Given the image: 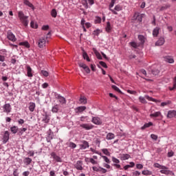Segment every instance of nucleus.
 <instances>
[{"label":"nucleus","mask_w":176,"mask_h":176,"mask_svg":"<svg viewBox=\"0 0 176 176\" xmlns=\"http://www.w3.org/2000/svg\"><path fill=\"white\" fill-rule=\"evenodd\" d=\"M18 17L25 27H27L28 25V23H30V21H28V16H25L23 11L18 12Z\"/></svg>","instance_id":"1"},{"label":"nucleus","mask_w":176,"mask_h":176,"mask_svg":"<svg viewBox=\"0 0 176 176\" xmlns=\"http://www.w3.org/2000/svg\"><path fill=\"white\" fill-rule=\"evenodd\" d=\"M160 173L161 174H164V175H167V176L174 175V172H173V170H170V168H168V167L164 165L162 166V168H161Z\"/></svg>","instance_id":"2"},{"label":"nucleus","mask_w":176,"mask_h":176,"mask_svg":"<svg viewBox=\"0 0 176 176\" xmlns=\"http://www.w3.org/2000/svg\"><path fill=\"white\" fill-rule=\"evenodd\" d=\"M1 140H2L3 144H6L9 141V139L10 138V133L9 132V131H6L4 132H2L1 133Z\"/></svg>","instance_id":"3"},{"label":"nucleus","mask_w":176,"mask_h":176,"mask_svg":"<svg viewBox=\"0 0 176 176\" xmlns=\"http://www.w3.org/2000/svg\"><path fill=\"white\" fill-rule=\"evenodd\" d=\"M111 160L113 163L112 166L115 167V168H117L118 170H122V166H120V160H119V159L113 156L111 157Z\"/></svg>","instance_id":"4"},{"label":"nucleus","mask_w":176,"mask_h":176,"mask_svg":"<svg viewBox=\"0 0 176 176\" xmlns=\"http://www.w3.org/2000/svg\"><path fill=\"white\" fill-rule=\"evenodd\" d=\"M145 98H146V100H145ZM146 100H148V101H153V102H156L155 99H154L153 98H152V97H151L148 95H146L144 96V98L142 97V96L139 97V100H140V102H142V104H146V102H147Z\"/></svg>","instance_id":"5"},{"label":"nucleus","mask_w":176,"mask_h":176,"mask_svg":"<svg viewBox=\"0 0 176 176\" xmlns=\"http://www.w3.org/2000/svg\"><path fill=\"white\" fill-rule=\"evenodd\" d=\"M46 42H47V37H42L38 39V46L40 49H43L46 46Z\"/></svg>","instance_id":"6"},{"label":"nucleus","mask_w":176,"mask_h":176,"mask_svg":"<svg viewBox=\"0 0 176 176\" xmlns=\"http://www.w3.org/2000/svg\"><path fill=\"white\" fill-rule=\"evenodd\" d=\"M7 38L9 41H11L12 42H16L17 41V38H16V36L12 32V31L9 30L7 32Z\"/></svg>","instance_id":"7"},{"label":"nucleus","mask_w":176,"mask_h":176,"mask_svg":"<svg viewBox=\"0 0 176 176\" xmlns=\"http://www.w3.org/2000/svg\"><path fill=\"white\" fill-rule=\"evenodd\" d=\"M91 122L94 124H96L97 126L102 124V120L99 117H92Z\"/></svg>","instance_id":"8"},{"label":"nucleus","mask_w":176,"mask_h":176,"mask_svg":"<svg viewBox=\"0 0 176 176\" xmlns=\"http://www.w3.org/2000/svg\"><path fill=\"white\" fill-rule=\"evenodd\" d=\"M80 126L87 131L93 130V129H94V125H93V124H81Z\"/></svg>","instance_id":"9"},{"label":"nucleus","mask_w":176,"mask_h":176,"mask_svg":"<svg viewBox=\"0 0 176 176\" xmlns=\"http://www.w3.org/2000/svg\"><path fill=\"white\" fill-rule=\"evenodd\" d=\"M3 112H5L6 113H10V112H12V106H10V104L9 103H6L3 106Z\"/></svg>","instance_id":"10"},{"label":"nucleus","mask_w":176,"mask_h":176,"mask_svg":"<svg viewBox=\"0 0 176 176\" xmlns=\"http://www.w3.org/2000/svg\"><path fill=\"white\" fill-rule=\"evenodd\" d=\"M50 155L55 162H57V163H61L63 162V160L60 157V156L57 155L56 153L52 152L51 153Z\"/></svg>","instance_id":"11"},{"label":"nucleus","mask_w":176,"mask_h":176,"mask_svg":"<svg viewBox=\"0 0 176 176\" xmlns=\"http://www.w3.org/2000/svg\"><path fill=\"white\" fill-rule=\"evenodd\" d=\"M25 68L27 71V76H28V78H32L34 76V74H32V68H31L29 65H26Z\"/></svg>","instance_id":"12"},{"label":"nucleus","mask_w":176,"mask_h":176,"mask_svg":"<svg viewBox=\"0 0 176 176\" xmlns=\"http://www.w3.org/2000/svg\"><path fill=\"white\" fill-rule=\"evenodd\" d=\"M117 0H111L110 4L109 5V10L113 13V14H118V12L115 11V10L112 9L113 6H115V2H116Z\"/></svg>","instance_id":"13"},{"label":"nucleus","mask_w":176,"mask_h":176,"mask_svg":"<svg viewBox=\"0 0 176 176\" xmlns=\"http://www.w3.org/2000/svg\"><path fill=\"white\" fill-rule=\"evenodd\" d=\"M74 168H76V170L82 171V170H83V162L77 161L74 164Z\"/></svg>","instance_id":"14"},{"label":"nucleus","mask_w":176,"mask_h":176,"mask_svg":"<svg viewBox=\"0 0 176 176\" xmlns=\"http://www.w3.org/2000/svg\"><path fill=\"white\" fill-rule=\"evenodd\" d=\"M150 118H160L163 119V115H162V112L160 111H155L150 114Z\"/></svg>","instance_id":"15"},{"label":"nucleus","mask_w":176,"mask_h":176,"mask_svg":"<svg viewBox=\"0 0 176 176\" xmlns=\"http://www.w3.org/2000/svg\"><path fill=\"white\" fill-rule=\"evenodd\" d=\"M81 144H80V148L82 150L87 149L89 148V142L86 140L81 141Z\"/></svg>","instance_id":"16"},{"label":"nucleus","mask_w":176,"mask_h":176,"mask_svg":"<svg viewBox=\"0 0 176 176\" xmlns=\"http://www.w3.org/2000/svg\"><path fill=\"white\" fill-rule=\"evenodd\" d=\"M56 98H57V100H58L60 104H67V100H65V98H64L63 96H62L60 94H58L56 96Z\"/></svg>","instance_id":"17"},{"label":"nucleus","mask_w":176,"mask_h":176,"mask_svg":"<svg viewBox=\"0 0 176 176\" xmlns=\"http://www.w3.org/2000/svg\"><path fill=\"white\" fill-rule=\"evenodd\" d=\"M47 137L46 138L47 142H51L52 140H53V131L52 129H50L47 131Z\"/></svg>","instance_id":"18"},{"label":"nucleus","mask_w":176,"mask_h":176,"mask_svg":"<svg viewBox=\"0 0 176 176\" xmlns=\"http://www.w3.org/2000/svg\"><path fill=\"white\" fill-rule=\"evenodd\" d=\"M79 67L80 68H83V69H84V71H85L86 74H90V68H89L87 67V65H86V64H85L83 63H80Z\"/></svg>","instance_id":"19"},{"label":"nucleus","mask_w":176,"mask_h":176,"mask_svg":"<svg viewBox=\"0 0 176 176\" xmlns=\"http://www.w3.org/2000/svg\"><path fill=\"white\" fill-rule=\"evenodd\" d=\"M62 109H60V104H56L52 108V112L53 113H57V112H62Z\"/></svg>","instance_id":"20"},{"label":"nucleus","mask_w":176,"mask_h":176,"mask_svg":"<svg viewBox=\"0 0 176 176\" xmlns=\"http://www.w3.org/2000/svg\"><path fill=\"white\" fill-rule=\"evenodd\" d=\"M176 116V111L175 110H170L168 111L167 118L171 119L173 118H175Z\"/></svg>","instance_id":"21"},{"label":"nucleus","mask_w":176,"mask_h":176,"mask_svg":"<svg viewBox=\"0 0 176 176\" xmlns=\"http://www.w3.org/2000/svg\"><path fill=\"white\" fill-rule=\"evenodd\" d=\"M164 42H166V41L164 40V38L160 37L158 39V41H156L155 46H163V45H164Z\"/></svg>","instance_id":"22"},{"label":"nucleus","mask_w":176,"mask_h":176,"mask_svg":"<svg viewBox=\"0 0 176 176\" xmlns=\"http://www.w3.org/2000/svg\"><path fill=\"white\" fill-rule=\"evenodd\" d=\"M83 111H86V106L78 107L76 109V113H80L83 112Z\"/></svg>","instance_id":"23"},{"label":"nucleus","mask_w":176,"mask_h":176,"mask_svg":"<svg viewBox=\"0 0 176 176\" xmlns=\"http://www.w3.org/2000/svg\"><path fill=\"white\" fill-rule=\"evenodd\" d=\"M10 130L12 134H16L19 131V126L14 125L10 128Z\"/></svg>","instance_id":"24"},{"label":"nucleus","mask_w":176,"mask_h":176,"mask_svg":"<svg viewBox=\"0 0 176 176\" xmlns=\"http://www.w3.org/2000/svg\"><path fill=\"white\" fill-rule=\"evenodd\" d=\"M32 162V159L30 157H25L23 159V163L24 164H25V166H30V164H31Z\"/></svg>","instance_id":"25"},{"label":"nucleus","mask_w":176,"mask_h":176,"mask_svg":"<svg viewBox=\"0 0 176 176\" xmlns=\"http://www.w3.org/2000/svg\"><path fill=\"white\" fill-rule=\"evenodd\" d=\"M159 31H160V28L156 27L155 28H154L153 30V36L156 38V36L159 35Z\"/></svg>","instance_id":"26"},{"label":"nucleus","mask_w":176,"mask_h":176,"mask_svg":"<svg viewBox=\"0 0 176 176\" xmlns=\"http://www.w3.org/2000/svg\"><path fill=\"white\" fill-rule=\"evenodd\" d=\"M23 3H24V5H26V6L31 8V9H32V10H34V5H32V3H31V2H30V1L23 0Z\"/></svg>","instance_id":"27"},{"label":"nucleus","mask_w":176,"mask_h":176,"mask_svg":"<svg viewBox=\"0 0 176 176\" xmlns=\"http://www.w3.org/2000/svg\"><path fill=\"white\" fill-rule=\"evenodd\" d=\"M35 102H30L29 103V110L30 111V112H34V111H35Z\"/></svg>","instance_id":"28"},{"label":"nucleus","mask_w":176,"mask_h":176,"mask_svg":"<svg viewBox=\"0 0 176 176\" xmlns=\"http://www.w3.org/2000/svg\"><path fill=\"white\" fill-rule=\"evenodd\" d=\"M50 121V117H49L47 114L44 115L42 119V122H43V123H49Z\"/></svg>","instance_id":"29"},{"label":"nucleus","mask_w":176,"mask_h":176,"mask_svg":"<svg viewBox=\"0 0 176 176\" xmlns=\"http://www.w3.org/2000/svg\"><path fill=\"white\" fill-rule=\"evenodd\" d=\"M131 156L129 154H122L121 155V160H129Z\"/></svg>","instance_id":"30"},{"label":"nucleus","mask_w":176,"mask_h":176,"mask_svg":"<svg viewBox=\"0 0 176 176\" xmlns=\"http://www.w3.org/2000/svg\"><path fill=\"white\" fill-rule=\"evenodd\" d=\"M114 138H115V134H113V133H109L106 136V139L108 140V141L111 140H113Z\"/></svg>","instance_id":"31"},{"label":"nucleus","mask_w":176,"mask_h":176,"mask_svg":"<svg viewBox=\"0 0 176 176\" xmlns=\"http://www.w3.org/2000/svg\"><path fill=\"white\" fill-rule=\"evenodd\" d=\"M165 61H166V63H169V64H173L174 58H173V56H166L165 57Z\"/></svg>","instance_id":"32"},{"label":"nucleus","mask_w":176,"mask_h":176,"mask_svg":"<svg viewBox=\"0 0 176 176\" xmlns=\"http://www.w3.org/2000/svg\"><path fill=\"white\" fill-rule=\"evenodd\" d=\"M113 10H115V12H120L121 10H123V7L118 4L115 6V8L113 9Z\"/></svg>","instance_id":"33"},{"label":"nucleus","mask_w":176,"mask_h":176,"mask_svg":"<svg viewBox=\"0 0 176 176\" xmlns=\"http://www.w3.org/2000/svg\"><path fill=\"white\" fill-rule=\"evenodd\" d=\"M151 126H153V123H152V122L146 123L144 124L143 126H142V130H144V129H148V127H151Z\"/></svg>","instance_id":"34"},{"label":"nucleus","mask_w":176,"mask_h":176,"mask_svg":"<svg viewBox=\"0 0 176 176\" xmlns=\"http://www.w3.org/2000/svg\"><path fill=\"white\" fill-rule=\"evenodd\" d=\"M130 46H131V47H133V49H137V47H138V46H140V45H138V43H137L135 41H131L129 43Z\"/></svg>","instance_id":"35"},{"label":"nucleus","mask_w":176,"mask_h":176,"mask_svg":"<svg viewBox=\"0 0 176 176\" xmlns=\"http://www.w3.org/2000/svg\"><path fill=\"white\" fill-rule=\"evenodd\" d=\"M19 45L20 46H25V47H27L28 49H29L30 43H28V41L21 42V43H19Z\"/></svg>","instance_id":"36"},{"label":"nucleus","mask_w":176,"mask_h":176,"mask_svg":"<svg viewBox=\"0 0 176 176\" xmlns=\"http://www.w3.org/2000/svg\"><path fill=\"white\" fill-rule=\"evenodd\" d=\"M105 30L107 32H111V30H112V27H111V23L109 21L107 22Z\"/></svg>","instance_id":"37"},{"label":"nucleus","mask_w":176,"mask_h":176,"mask_svg":"<svg viewBox=\"0 0 176 176\" xmlns=\"http://www.w3.org/2000/svg\"><path fill=\"white\" fill-rule=\"evenodd\" d=\"M138 39L142 45H144V43H145V36H144L143 35H139Z\"/></svg>","instance_id":"38"},{"label":"nucleus","mask_w":176,"mask_h":176,"mask_svg":"<svg viewBox=\"0 0 176 176\" xmlns=\"http://www.w3.org/2000/svg\"><path fill=\"white\" fill-rule=\"evenodd\" d=\"M101 157L103 159L104 162H105V163H107L108 164H111V160H109V158H108V157L105 156V155H101Z\"/></svg>","instance_id":"39"},{"label":"nucleus","mask_w":176,"mask_h":176,"mask_svg":"<svg viewBox=\"0 0 176 176\" xmlns=\"http://www.w3.org/2000/svg\"><path fill=\"white\" fill-rule=\"evenodd\" d=\"M19 135H23L25 131H27V128H21L18 129Z\"/></svg>","instance_id":"40"},{"label":"nucleus","mask_w":176,"mask_h":176,"mask_svg":"<svg viewBox=\"0 0 176 176\" xmlns=\"http://www.w3.org/2000/svg\"><path fill=\"white\" fill-rule=\"evenodd\" d=\"M80 102L81 104H87V99L85 96H81L80 98Z\"/></svg>","instance_id":"41"},{"label":"nucleus","mask_w":176,"mask_h":176,"mask_svg":"<svg viewBox=\"0 0 176 176\" xmlns=\"http://www.w3.org/2000/svg\"><path fill=\"white\" fill-rule=\"evenodd\" d=\"M102 152L104 155H106V156H111V153L108 151V148L102 149Z\"/></svg>","instance_id":"42"},{"label":"nucleus","mask_w":176,"mask_h":176,"mask_svg":"<svg viewBox=\"0 0 176 176\" xmlns=\"http://www.w3.org/2000/svg\"><path fill=\"white\" fill-rule=\"evenodd\" d=\"M101 32H102V30H100V29H96V30H94L93 32L94 35H95L96 36H98V35H100V34H101Z\"/></svg>","instance_id":"43"},{"label":"nucleus","mask_w":176,"mask_h":176,"mask_svg":"<svg viewBox=\"0 0 176 176\" xmlns=\"http://www.w3.org/2000/svg\"><path fill=\"white\" fill-rule=\"evenodd\" d=\"M102 21V19H101V17L100 16H96L95 17V24H100L101 23V21Z\"/></svg>","instance_id":"44"},{"label":"nucleus","mask_w":176,"mask_h":176,"mask_svg":"<svg viewBox=\"0 0 176 176\" xmlns=\"http://www.w3.org/2000/svg\"><path fill=\"white\" fill-rule=\"evenodd\" d=\"M153 75H155V76L159 75L160 74V70L158 69H154L151 71Z\"/></svg>","instance_id":"45"},{"label":"nucleus","mask_w":176,"mask_h":176,"mask_svg":"<svg viewBox=\"0 0 176 176\" xmlns=\"http://www.w3.org/2000/svg\"><path fill=\"white\" fill-rule=\"evenodd\" d=\"M143 175H152V171L144 170L142 172Z\"/></svg>","instance_id":"46"},{"label":"nucleus","mask_w":176,"mask_h":176,"mask_svg":"<svg viewBox=\"0 0 176 176\" xmlns=\"http://www.w3.org/2000/svg\"><path fill=\"white\" fill-rule=\"evenodd\" d=\"M134 17H135V19L138 20V21H142V16L141 14H135Z\"/></svg>","instance_id":"47"},{"label":"nucleus","mask_w":176,"mask_h":176,"mask_svg":"<svg viewBox=\"0 0 176 176\" xmlns=\"http://www.w3.org/2000/svg\"><path fill=\"white\" fill-rule=\"evenodd\" d=\"M82 57L85 60H87V61L90 62V58H89V55H87V53L83 52Z\"/></svg>","instance_id":"48"},{"label":"nucleus","mask_w":176,"mask_h":176,"mask_svg":"<svg viewBox=\"0 0 176 176\" xmlns=\"http://www.w3.org/2000/svg\"><path fill=\"white\" fill-rule=\"evenodd\" d=\"M51 16L54 18L57 17V10L56 9H53L51 11Z\"/></svg>","instance_id":"49"},{"label":"nucleus","mask_w":176,"mask_h":176,"mask_svg":"<svg viewBox=\"0 0 176 176\" xmlns=\"http://www.w3.org/2000/svg\"><path fill=\"white\" fill-rule=\"evenodd\" d=\"M163 166L164 165H160V164H159V163H155L154 165H153V166L155 168H160V170H161L163 168Z\"/></svg>","instance_id":"50"},{"label":"nucleus","mask_w":176,"mask_h":176,"mask_svg":"<svg viewBox=\"0 0 176 176\" xmlns=\"http://www.w3.org/2000/svg\"><path fill=\"white\" fill-rule=\"evenodd\" d=\"M69 148H72V149H75V148H76V144H75L72 142H70L69 143Z\"/></svg>","instance_id":"51"},{"label":"nucleus","mask_w":176,"mask_h":176,"mask_svg":"<svg viewBox=\"0 0 176 176\" xmlns=\"http://www.w3.org/2000/svg\"><path fill=\"white\" fill-rule=\"evenodd\" d=\"M41 75H43V76H45V77L49 76V72H47V71L41 70Z\"/></svg>","instance_id":"52"},{"label":"nucleus","mask_w":176,"mask_h":176,"mask_svg":"<svg viewBox=\"0 0 176 176\" xmlns=\"http://www.w3.org/2000/svg\"><path fill=\"white\" fill-rule=\"evenodd\" d=\"M112 89L115 90L116 91H118V93H122V91H120V89L116 85H112Z\"/></svg>","instance_id":"53"},{"label":"nucleus","mask_w":176,"mask_h":176,"mask_svg":"<svg viewBox=\"0 0 176 176\" xmlns=\"http://www.w3.org/2000/svg\"><path fill=\"white\" fill-rule=\"evenodd\" d=\"M108 170L101 166H100L99 173H102V174H105Z\"/></svg>","instance_id":"54"},{"label":"nucleus","mask_w":176,"mask_h":176,"mask_svg":"<svg viewBox=\"0 0 176 176\" xmlns=\"http://www.w3.org/2000/svg\"><path fill=\"white\" fill-rule=\"evenodd\" d=\"M30 26L32 27V28H38V25H36V23H35V22H34L33 21H31Z\"/></svg>","instance_id":"55"},{"label":"nucleus","mask_w":176,"mask_h":176,"mask_svg":"<svg viewBox=\"0 0 176 176\" xmlns=\"http://www.w3.org/2000/svg\"><path fill=\"white\" fill-rule=\"evenodd\" d=\"M99 64H100V65L103 67V68H108V66L107 65V63H105V62H104V61H100Z\"/></svg>","instance_id":"56"},{"label":"nucleus","mask_w":176,"mask_h":176,"mask_svg":"<svg viewBox=\"0 0 176 176\" xmlns=\"http://www.w3.org/2000/svg\"><path fill=\"white\" fill-rule=\"evenodd\" d=\"M20 173H19V169H14L13 170V175L14 176H19Z\"/></svg>","instance_id":"57"},{"label":"nucleus","mask_w":176,"mask_h":176,"mask_svg":"<svg viewBox=\"0 0 176 176\" xmlns=\"http://www.w3.org/2000/svg\"><path fill=\"white\" fill-rule=\"evenodd\" d=\"M168 104H171V102L170 100L167 102H164L161 103V107H166V105H168Z\"/></svg>","instance_id":"58"},{"label":"nucleus","mask_w":176,"mask_h":176,"mask_svg":"<svg viewBox=\"0 0 176 176\" xmlns=\"http://www.w3.org/2000/svg\"><path fill=\"white\" fill-rule=\"evenodd\" d=\"M136 168H138V170H141L144 168V165H142V164H137Z\"/></svg>","instance_id":"59"},{"label":"nucleus","mask_w":176,"mask_h":176,"mask_svg":"<svg viewBox=\"0 0 176 176\" xmlns=\"http://www.w3.org/2000/svg\"><path fill=\"white\" fill-rule=\"evenodd\" d=\"M89 162H90V163H91V164H98V162L96 160H94L93 158H89Z\"/></svg>","instance_id":"60"},{"label":"nucleus","mask_w":176,"mask_h":176,"mask_svg":"<svg viewBox=\"0 0 176 176\" xmlns=\"http://www.w3.org/2000/svg\"><path fill=\"white\" fill-rule=\"evenodd\" d=\"M132 174H133V176H138V175H141V172L136 170L133 172Z\"/></svg>","instance_id":"61"},{"label":"nucleus","mask_w":176,"mask_h":176,"mask_svg":"<svg viewBox=\"0 0 176 176\" xmlns=\"http://www.w3.org/2000/svg\"><path fill=\"white\" fill-rule=\"evenodd\" d=\"M151 138H152V140H154V141H157V135H156L155 134H151Z\"/></svg>","instance_id":"62"},{"label":"nucleus","mask_w":176,"mask_h":176,"mask_svg":"<svg viewBox=\"0 0 176 176\" xmlns=\"http://www.w3.org/2000/svg\"><path fill=\"white\" fill-rule=\"evenodd\" d=\"M25 121H24V120L23 119H19L18 120V124H20L21 126H23V124L25 123Z\"/></svg>","instance_id":"63"},{"label":"nucleus","mask_w":176,"mask_h":176,"mask_svg":"<svg viewBox=\"0 0 176 176\" xmlns=\"http://www.w3.org/2000/svg\"><path fill=\"white\" fill-rule=\"evenodd\" d=\"M92 169L94 171H96L97 173H100V167H97V166H93Z\"/></svg>","instance_id":"64"}]
</instances>
